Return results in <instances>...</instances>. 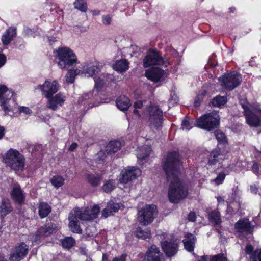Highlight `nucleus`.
Masks as SVG:
<instances>
[{
    "instance_id": "b1692460",
    "label": "nucleus",
    "mask_w": 261,
    "mask_h": 261,
    "mask_svg": "<svg viewBox=\"0 0 261 261\" xmlns=\"http://www.w3.org/2000/svg\"><path fill=\"white\" fill-rule=\"evenodd\" d=\"M226 157V155L220 152L219 150H215L211 152L208 163L211 165H215L217 162L225 159Z\"/></svg>"
},
{
    "instance_id": "1a4fd4ad",
    "label": "nucleus",
    "mask_w": 261,
    "mask_h": 261,
    "mask_svg": "<svg viewBox=\"0 0 261 261\" xmlns=\"http://www.w3.org/2000/svg\"><path fill=\"white\" fill-rule=\"evenodd\" d=\"M221 85L230 90L237 87L242 81L241 74L236 71L225 74L219 79Z\"/></svg>"
},
{
    "instance_id": "c03bdc74",
    "label": "nucleus",
    "mask_w": 261,
    "mask_h": 261,
    "mask_svg": "<svg viewBox=\"0 0 261 261\" xmlns=\"http://www.w3.org/2000/svg\"><path fill=\"white\" fill-rule=\"evenodd\" d=\"M136 233L137 238L142 239L149 238L150 236V231L147 229H143L140 227L137 229Z\"/></svg>"
},
{
    "instance_id": "a211bd4d",
    "label": "nucleus",
    "mask_w": 261,
    "mask_h": 261,
    "mask_svg": "<svg viewBox=\"0 0 261 261\" xmlns=\"http://www.w3.org/2000/svg\"><path fill=\"white\" fill-rule=\"evenodd\" d=\"M164 71L158 67H152L146 70L145 76L150 81L156 82L161 80L164 76Z\"/></svg>"
},
{
    "instance_id": "f03ea898",
    "label": "nucleus",
    "mask_w": 261,
    "mask_h": 261,
    "mask_svg": "<svg viewBox=\"0 0 261 261\" xmlns=\"http://www.w3.org/2000/svg\"><path fill=\"white\" fill-rule=\"evenodd\" d=\"M99 211L100 207L96 204L81 208H75L70 212L69 216L70 230L73 232L81 233L79 219L85 221L93 220L98 217Z\"/></svg>"
},
{
    "instance_id": "5701e85b",
    "label": "nucleus",
    "mask_w": 261,
    "mask_h": 261,
    "mask_svg": "<svg viewBox=\"0 0 261 261\" xmlns=\"http://www.w3.org/2000/svg\"><path fill=\"white\" fill-rule=\"evenodd\" d=\"M195 242L196 238L192 234H186L183 240V243L185 249L189 252L193 251L194 250Z\"/></svg>"
},
{
    "instance_id": "393cba45",
    "label": "nucleus",
    "mask_w": 261,
    "mask_h": 261,
    "mask_svg": "<svg viewBox=\"0 0 261 261\" xmlns=\"http://www.w3.org/2000/svg\"><path fill=\"white\" fill-rule=\"evenodd\" d=\"M16 34L15 28L10 27L4 33L2 37V41L4 45L9 44Z\"/></svg>"
},
{
    "instance_id": "9d476101",
    "label": "nucleus",
    "mask_w": 261,
    "mask_h": 261,
    "mask_svg": "<svg viewBox=\"0 0 261 261\" xmlns=\"http://www.w3.org/2000/svg\"><path fill=\"white\" fill-rule=\"evenodd\" d=\"M169 64L168 59L163 58L159 52L150 50L143 59V66L147 67L152 65H161L166 67Z\"/></svg>"
},
{
    "instance_id": "473e14b6",
    "label": "nucleus",
    "mask_w": 261,
    "mask_h": 261,
    "mask_svg": "<svg viewBox=\"0 0 261 261\" xmlns=\"http://www.w3.org/2000/svg\"><path fill=\"white\" fill-rule=\"evenodd\" d=\"M86 180L92 187H96L100 184L101 177L97 174H88Z\"/></svg>"
},
{
    "instance_id": "ea45409f",
    "label": "nucleus",
    "mask_w": 261,
    "mask_h": 261,
    "mask_svg": "<svg viewBox=\"0 0 261 261\" xmlns=\"http://www.w3.org/2000/svg\"><path fill=\"white\" fill-rule=\"evenodd\" d=\"M195 125L196 126V123L194 122L192 119L186 118L182 121L181 129L182 130H189L193 128Z\"/></svg>"
},
{
    "instance_id": "774afa93",
    "label": "nucleus",
    "mask_w": 261,
    "mask_h": 261,
    "mask_svg": "<svg viewBox=\"0 0 261 261\" xmlns=\"http://www.w3.org/2000/svg\"><path fill=\"white\" fill-rule=\"evenodd\" d=\"M230 11L231 12H234V11H235V8L233 7H231V8H230Z\"/></svg>"
},
{
    "instance_id": "4468645a",
    "label": "nucleus",
    "mask_w": 261,
    "mask_h": 261,
    "mask_svg": "<svg viewBox=\"0 0 261 261\" xmlns=\"http://www.w3.org/2000/svg\"><path fill=\"white\" fill-rule=\"evenodd\" d=\"M28 251L29 247L25 243L17 244L9 257L10 261H20L27 256Z\"/></svg>"
},
{
    "instance_id": "20e7f679",
    "label": "nucleus",
    "mask_w": 261,
    "mask_h": 261,
    "mask_svg": "<svg viewBox=\"0 0 261 261\" xmlns=\"http://www.w3.org/2000/svg\"><path fill=\"white\" fill-rule=\"evenodd\" d=\"M245 115L246 122L251 126H258L261 124V108L257 104L250 105L248 107L243 101H240Z\"/></svg>"
},
{
    "instance_id": "69168bd1",
    "label": "nucleus",
    "mask_w": 261,
    "mask_h": 261,
    "mask_svg": "<svg viewBox=\"0 0 261 261\" xmlns=\"http://www.w3.org/2000/svg\"><path fill=\"white\" fill-rule=\"evenodd\" d=\"M217 200H218V202H219V203L224 202V199L222 197H220L217 198Z\"/></svg>"
},
{
    "instance_id": "a18cd8bd",
    "label": "nucleus",
    "mask_w": 261,
    "mask_h": 261,
    "mask_svg": "<svg viewBox=\"0 0 261 261\" xmlns=\"http://www.w3.org/2000/svg\"><path fill=\"white\" fill-rule=\"evenodd\" d=\"M210 221L214 224H218L221 222L220 215L219 212L216 211L212 212L209 215Z\"/></svg>"
},
{
    "instance_id": "ddd939ff",
    "label": "nucleus",
    "mask_w": 261,
    "mask_h": 261,
    "mask_svg": "<svg viewBox=\"0 0 261 261\" xmlns=\"http://www.w3.org/2000/svg\"><path fill=\"white\" fill-rule=\"evenodd\" d=\"M141 174L140 169L136 167H128L122 170L119 181L122 183H128L135 179Z\"/></svg>"
},
{
    "instance_id": "4be33fe9",
    "label": "nucleus",
    "mask_w": 261,
    "mask_h": 261,
    "mask_svg": "<svg viewBox=\"0 0 261 261\" xmlns=\"http://www.w3.org/2000/svg\"><path fill=\"white\" fill-rule=\"evenodd\" d=\"M94 79L95 81V87L97 89H100L104 85L109 83L113 81V76L111 74H103L98 77H94Z\"/></svg>"
},
{
    "instance_id": "cd10ccee",
    "label": "nucleus",
    "mask_w": 261,
    "mask_h": 261,
    "mask_svg": "<svg viewBox=\"0 0 261 261\" xmlns=\"http://www.w3.org/2000/svg\"><path fill=\"white\" fill-rule=\"evenodd\" d=\"M117 108L121 111H124L128 109L130 106V100L124 95L120 96L116 101Z\"/></svg>"
},
{
    "instance_id": "8fccbe9b",
    "label": "nucleus",
    "mask_w": 261,
    "mask_h": 261,
    "mask_svg": "<svg viewBox=\"0 0 261 261\" xmlns=\"http://www.w3.org/2000/svg\"><path fill=\"white\" fill-rule=\"evenodd\" d=\"M74 240L71 237H67L63 240L62 243L63 247L66 248H70L74 244Z\"/></svg>"
},
{
    "instance_id": "680f3d73",
    "label": "nucleus",
    "mask_w": 261,
    "mask_h": 261,
    "mask_svg": "<svg viewBox=\"0 0 261 261\" xmlns=\"http://www.w3.org/2000/svg\"><path fill=\"white\" fill-rule=\"evenodd\" d=\"M5 133V128L3 126H0V140L2 139Z\"/></svg>"
},
{
    "instance_id": "c9c22d12",
    "label": "nucleus",
    "mask_w": 261,
    "mask_h": 261,
    "mask_svg": "<svg viewBox=\"0 0 261 261\" xmlns=\"http://www.w3.org/2000/svg\"><path fill=\"white\" fill-rule=\"evenodd\" d=\"M51 208L46 203H41L39 206V214L41 218L46 217L50 212Z\"/></svg>"
},
{
    "instance_id": "6e6d98bb",
    "label": "nucleus",
    "mask_w": 261,
    "mask_h": 261,
    "mask_svg": "<svg viewBox=\"0 0 261 261\" xmlns=\"http://www.w3.org/2000/svg\"><path fill=\"white\" fill-rule=\"evenodd\" d=\"M6 62V57L4 55L0 54V68L3 66Z\"/></svg>"
},
{
    "instance_id": "aec40b11",
    "label": "nucleus",
    "mask_w": 261,
    "mask_h": 261,
    "mask_svg": "<svg viewBox=\"0 0 261 261\" xmlns=\"http://www.w3.org/2000/svg\"><path fill=\"white\" fill-rule=\"evenodd\" d=\"M161 244L162 249L168 256H174L177 253L178 243L176 242L164 241Z\"/></svg>"
},
{
    "instance_id": "c85d7f7f",
    "label": "nucleus",
    "mask_w": 261,
    "mask_h": 261,
    "mask_svg": "<svg viewBox=\"0 0 261 261\" xmlns=\"http://www.w3.org/2000/svg\"><path fill=\"white\" fill-rule=\"evenodd\" d=\"M121 143L117 141L110 142L105 147V149L108 155L114 153L120 149Z\"/></svg>"
},
{
    "instance_id": "f704fd0d",
    "label": "nucleus",
    "mask_w": 261,
    "mask_h": 261,
    "mask_svg": "<svg viewBox=\"0 0 261 261\" xmlns=\"http://www.w3.org/2000/svg\"><path fill=\"white\" fill-rule=\"evenodd\" d=\"M2 202L0 206V213L2 216H5L12 211V208L8 199H4L2 200Z\"/></svg>"
},
{
    "instance_id": "f8f14e48",
    "label": "nucleus",
    "mask_w": 261,
    "mask_h": 261,
    "mask_svg": "<svg viewBox=\"0 0 261 261\" xmlns=\"http://www.w3.org/2000/svg\"><path fill=\"white\" fill-rule=\"evenodd\" d=\"M60 85L56 80H46L42 85H39L35 88L40 90L42 95L46 98L56 93L59 89Z\"/></svg>"
},
{
    "instance_id": "3c124183",
    "label": "nucleus",
    "mask_w": 261,
    "mask_h": 261,
    "mask_svg": "<svg viewBox=\"0 0 261 261\" xmlns=\"http://www.w3.org/2000/svg\"><path fill=\"white\" fill-rule=\"evenodd\" d=\"M143 106V102L142 101H136L134 104V110L133 113L134 114L137 115L138 117H140V113L139 111L137 110L138 109H140L142 108Z\"/></svg>"
},
{
    "instance_id": "37998d69",
    "label": "nucleus",
    "mask_w": 261,
    "mask_h": 261,
    "mask_svg": "<svg viewBox=\"0 0 261 261\" xmlns=\"http://www.w3.org/2000/svg\"><path fill=\"white\" fill-rule=\"evenodd\" d=\"M109 155H108L105 149L102 150L96 155L95 160L98 163L103 164L106 161Z\"/></svg>"
},
{
    "instance_id": "dca6fc26",
    "label": "nucleus",
    "mask_w": 261,
    "mask_h": 261,
    "mask_svg": "<svg viewBox=\"0 0 261 261\" xmlns=\"http://www.w3.org/2000/svg\"><path fill=\"white\" fill-rule=\"evenodd\" d=\"M100 65L96 63L95 65L91 63H85L82 65L80 69L82 76L94 77L100 71Z\"/></svg>"
},
{
    "instance_id": "5fc2aeb1",
    "label": "nucleus",
    "mask_w": 261,
    "mask_h": 261,
    "mask_svg": "<svg viewBox=\"0 0 261 261\" xmlns=\"http://www.w3.org/2000/svg\"><path fill=\"white\" fill-rule=\"evenodd\" d=\"M91 96L92 94L91 93L85 94L79 98V101L81 103L84 102V105H85L86 103L84 102V101H86L87 99L90 98V97Z\"/></svg>"
},
{
    "instance_id": "13d9d810",
    "label": "nucleus",
    "mask_w": 261,
    "mask_h": 261,
    "mask_svg": "<svg viewBox=\"0 0 261 261\" xmlns=\"http://www.w3.org/2000/svg\"><path fill=\"white\" fill-rule=\"evenodd\" d=\"M188 219L191 222H193L196 220V215L193 212H191L188 216Z\"/></svg>"
},
{
    "instance_id": "de8ad7c7",
    "label": "nucleus",
    "mask_w": 261,
    "mask_h": 261,
    "mask_svg": "<svg viewBox=\"0 0 261 261\" xmlns=\"http://www.w3.org/2000/svg\"><path fill=\"white\" fill-rule=\"evenodd\" d=\"M74 6L75 8L81 11L86 12L87 10V4L85 0H76Z\"/></svg>"
},
{
    "instance_id": "39448f33",
    "label": "nucleus",
    "mask_w": 261,
    "mask_h": 261,
    "mask_svg": "<svg viewBox=\"0 0 261 261\" xmlns=\"http://www.w3.org/2000/svg\"><path fill=\"white\" fill-rule=\"evenodd\" d=\"M144 116L151 127L159 128L163 122V112L156 106L150 105L144 111Z\"/></svg>"
},
{
    "instance_id": "603ef678",
    "label": "nucleus",
    "mask_w": 261,
    "mask_h": 261,
    "mask_svg": "<svg viewBox=\"0 0 261 261\" xmlns=\"http://www.w3.org/2000/svg\"><path fill=\"white\" fill-rule=\"evenodd\" d=\"M210 261H227L223 254H218L212 257Z\"/></svg>"
},
{
    "instance_id": "7ed1b4c3",
    "label": "nucleus",
    "mask_w": 261,
    "mask_h": 261,
    "mask_svg": "<svg viewBox=\"0 0 261 261\" xmlns=\"http://www.w3.org/2000/svg\"><path fill=\"white\" fill-rule=\"evenodd\" d=\"M55 56L59 60L58 66L61 69H66L77 63L75 53L68 47H61L56 51Z\"/></svg>"
},
{
    "instance_id": "c756f323",
    "label": "nucleus",
    "mask_w": 261,
    "mask_h": 261,
    "mask_svg": "<svg viewBox=\"0 0 261 261\" xmlns=\"http://www.w3.org/2000/svg\"><path fill=\"white\" fill-rule=\"evenodd\" d=\"M129 67L128 62L125 59H121L117 61L113 65V69L119 72H123L126 71Z\"/></svg>"
},
{
    "instance_id": "09e8293b",
    "label": "nucleus",
    "mask_w": 261,
    "mask_h": 261,
    "mask_svg": "<svg viewBox=\"0 0 261 261\" xmlns=\"http://www.w3.org/2000/svg\"><path fill=\"white\" fill-rule=\"evenodd\" d=\"M215 135L219 143L225 144L227 143L226 138L225 135L221 131L216 130L215 132Z\"/></svg>"
},
{
    "instance_id": "72a5a7b5",
    "label": "nucleus",
    "mask_w": 261,
    "mask_h": 261,
    "mask_svg": "<svg viewBox=\"0 0 261 261\" xmlns=\"http://www.w3.org/2000/svg\"><path fill=\"white\" fill-rule=\"evenodd\" d=\"M78 75H81L79 68L69 70L65 76L66 82L68 83H73L76 76Z\"/></svg>"
},
{
    "instance_id": "6ab92c4d",
    "label": "nucleus",
    "mask_w": 261,
    "mask_h": 261,
    "mask_svg": "<svg viewBox=\"0 0 261 261\" xmlns=\"http://www.w3.org/2000/svg\"><path fill=\"white\" fill-rule=\"evenodd\" d=\"M145 259L147 261H164L163 254L155 245L151 246L146 252Z\"/></svg>"
},
{
    "instance_id": "6e6552de",
    "label": "nucleus",
    "mask_w": 261,
    "mask_h": 261,
    "mask_svg": "<svg viewBox=\"0 0 261 261\" xmlns=\"http://www.w3.org/2000/svg\"><path fill=\"white\" fill-rule=\"evenodd\" d=\"M157 214L156 207L154 205H145L138 212V220L143 225L150 224Z\"/></svg>"
},
{
    "instance_id": "423d86ee",
    "label": "nucleus",
    "mask_w": 261,
    "mask_h": 261,
    "mask_svg": "<svg viewBox=\"0 0 261 261\" xmlns=\"http://www.w3.org/2000/svg\"><path fill=\"white\" fill-rule=\"evenodd\" d=\"M4 162L7 166L15 170H22L24 166V158L17 150H9L5 154Z\"/></svg>"
},
{
    "instance_id": "4c0bfd02",
    "label": "nucleus",
    "mask_w": 261,
    "mask_h": 261,
    "mask_svg": "<svg viewBox=\"0 0 261 261\" xmlns=\"http://www.w3.org/2000/svg\"><path fill=\"white\" fill-rule=\"evenodd\" d=\"M50 181L51 185L56 188L61 187L64 183V179L60 175L54 176Z\"/></svg>"
},
{
    "instance_id": "9b49d317",
    "label": "nucleus",
    "mask_w": 261,
    "mask_h": 261,
    "mask_svg": "<svg viewBox=\"0 0 261 261\" xmlns=\"http://www.w3.org/2000/svg\"><path fill=\"white\" fill-rule=\"evenodd\" d=\"M13 92L5 85H0V106L6 114L12 111L10 102Z\"/></svg>"
},
{
    "instance_id": "2f4dec72",
    "label": "nucleus",
    "mask_w": 261,
    "mask_h": 261,
    "mask_svg": "<svg viewBox=\"0 0 261 261\" xmlns=\"http://www.w3.org/2000/svg\"><path fill=\"white\" fill-rule=\"evenodd\" d=\"M151 151V148L148 145H144L139 147L137 150V156L139 160H143L147 157Z\"/></svg>"
},
{
    "instance_id": "2eb2a0df",
    "label": "nucleus",
    "mask_w": 261,
    "mask_h": 261,
    "mask_svg": "<svg viewBox=\"0 0 261 261\" xmlns=\"http://www.w3.org/2000/svg\"><path fill=\"white\" fill-rule=\"evenodd\" d=\"M47 99L46 107L52 110L56 111L63 106L66 100V96L64 94L59 93Z\"/></svg>"
},
{
    "instance_id": "412c9836",
    "label": "nucleus",
    "mask_w": 261,
    "mask_h": 261,
    "mask_svg": "<svg viewBox=\"0 0 261 261\" xmlns=\"http://www.w3.org/2000/svg\"><path fill=\"white\" fill-rule=\"evenodd\" d=\"M13 199L17 202L21 204L24 200V195L19 185L15 184L13 185L11 193Z\"/></svg>"
},
{
    "instance_id": "bf43d9fd",
    "label": "nucleus",
    "mask_w": 261,
    "mask_h": 261,
    "mask_svg": "<svg viewBox=\"0 0 261 261\" xmlns=\"http://www.w3.org/2000/svg\"><path fill=\"white\" fill-rule=\"evenodd\" d=\"M250 191L253 194H257L258 192V188L255 185H252L250 186Z\"/></svg>"
},
{
    "instance_id": "a878e982",
    "label": "nucleus",
    "mask_w": 261,
    "mask_h": 261,
    "mask_svg": "<svg viewBox=\"0 0 261 261\" xmlns=\"http://www.w3.org/2000/svg\"><path fill=\"white\" fill-rule=\"evenodd\" d=\"M235 228L240 232H250L251 227L248 220H239L235 224Z\"/></svg>"
},
{
    "instance_id": "a19ab883",
    "label": "nucleus",
    "mask_w": 261,
    "mask_h": 261,
    "mask_svg": "<svg viewBox=\"0 0 261 261\" xmlns=\"http://www.w3.org/2000/svg\"><path fill=\"white\" fill-rule=\"evenodd\" d=\"M227 102V98L225 96H218L213 98L211 104L215 107H220L224 105Z\"/></svg>"
},
{
    "instance_id": "e433bc0d",
    "label": "nucleus",
    "mask_w": 261,
    "mask_h": 261,
    "mask_svg": "<svg viewBox=\"0 0 261 261\" xmlns=\"http://www.w3.org/2000/svg\"><path fill=\"white\" fill-rule=\"evenodd\" d=\"M246 165L245 161H242L239 160L235 161L230 166V168L231 171L235 172H240L241 171Z\"/></svg>"
},
{
    "instance_id": "0e129e2a",
    "label": "nucleus",
    "mask_w": 261,
    "mask_h": 261,
    "mask_svg": "<svg viewBox=\"0 0 261 261\" xmlns=\"http://www.w3.org/2000/svg\"><path fill=\"white\" fill-rule=\"evenodd\" d=\"M197 261H207L206 256H203L200 257Z\"/></svg>"
},
{
    "instance_id": "338daca9",
    "label": "nucleus",
    "mask_w": 261,
    "mask_h": 261,
    "mask_svg": "<svg viewBox=\"0 0 261 261\" xmlns=\"http://www.w3.org/2000/svg\"><path fill=\"white\" fill-rule=\"evenodd\" d=\"M107 259L108 258H107V255L105 254H103L102 260L103 261H107Z\"/></svg>"
},
{
    "instance_id": "864d4df0",
    "label": "nucleus",
    "mask_w": 261,
    "mask_h": 261,
    "mask_svg": "<svg viewBox=\"0 0 261 261\" xmlns=\"http://www.w3.org/2000/svg\"><path fill=\"white\" fill-rule=\"evenodd\" d=\"M111 17L109 15H104L102 17V21L105 25H109L111 22Z\"/></svg>"
},
{
    "instance_id": "58836bf2",
    "label": "nucleus",
    "mask_w": 261,
    "mask_h": 261,
    "mask_svg": "<svg viewBox=\"0 0 261 261\" xmlns=\"http://www.w3.org/2000/svg\"><path fill=\"white\" fill-rule=\"evenodd\" d=\"M116 185V183L114 180H108L104 182L102 190L105 192H110L115 189Z\"/></svg>"
},
{
    "instance_id": "052dcab7",
    "label": "nucleus",
    "mask_w": 261,
    "mask_h": 261,
    "mask_svg": "<svg viewBox=\"0 0 261 261\" xmlns=\"http://www.w3.org/2000/svg\"><path fill=\"white\" fill-rule=\"evenodd\" d=\"M252 170L255 174H257L258 173V166L256 163H254L252 165Z\"/></svg>"
},
{
    "instance_id": "f3484780",
    "label": "nucleus",
    "mask_w": 261,
    "mask_h": 261,
    "mask_svg": "<svg viewBox=\"0 0 261 261\" xmlns=\"http://www.w3.org/2000/svg\"><path fill=\"white\" fill-rule=\"evenodd\" d=\"M57 231V226L55 224L51 222L48 223L41 227L37 231L35 238L32 239L33 242H36L40 239V237H47L55 233Z\"/></svg>"
},
{
    "instance_id": "49530a36",
    "label": "nucleus",
    "mask_w": 261,
    "mask_h": 261,
    "mask_svg": "<svg viewBox=\"0 0 261 261\" xmlns=\"http://www.w3.org/2000/svg\"><path fill=\"white\" fill-rule=\"evenodd\" d=\"M226 174L223 172H221L218 174L215 179L211 180L210 182L211 184L218 186L223 183Z\"/></svg>"
},
{
    "instance_id": "79ce46f5",
    "label": "nucleus",
    "mask_w": 261,
    "mask_h": 261,
    "mask_svg": "<svg viewBox=\"0 0 261 261\" xmlns=\"http://www.w3.org/2000/svg\"><path fill=\"white\" fill-rule=\"evenodd\" d=\"M18 113L27 117L31 116L33 114V111L28 107L19 106L17 108Z\"/></svg>"
},
{
    "instance_id": "f257e3e1",
    "label": "nucleus",
    "mask_w": 261,
    "mask_h": 261,
    "mask_svg": "<svg viewBox=\"0 0 261 261\" xmlns=\"http://www.w3.org/2000/svg\"><path fill=\"white\" fill-rule=\"evenodd\" d=\"M180 165L178 154L172 152L168 154L163 166L168 181L170 182L169 199L171 202L174 203H178L188 195L187 188L178 177Z\"/></svg>"
},
{
    "instance_id": "0eeeda50",
    "label": "nucleus",
    "mask_w": 261,
    "mask_h": 261,
    "mask_svg": "<svg viewBox=\"0 0 261 261\" xmlns=\"http://www.w3.org/2000/svg\"><path fill=\"white\" fill-rule=\"evenodd\" d=\"M219 123V116L215 111L204 114L197 119L196 126L201 129L211 130Z\"/></svg>"
},
{
    "instance_id": "e2e57ef3",
    "label": "nucleus",
    "mask_w": 261,
    "mask_h": 261,
    "mask_svg": "<svg viewBox=\"0 0 261 261\" xmlns=\"http://www.w3.org/2000/svg\"><path fill=\"white\" fill-rule=\"evenodd\" d=\"M77 146V144L75 143H73L69 147V150L70 151L74 150Z\"/></svg>"
},
{
    "instance_id": "4d7b16f0",
    "label": "nucleus",
    "mask_w": 261,
    "mask_h": 261,
    "mask_svg": "<svg viewBox=\"0 0 261 261\" xmlns=\"http://www.w3.org/2000/svg\"><path fill=\"white\" fill-rule=\"evenodd\" d=\"M126 255L122 254L120 257L113 258L112 261H126Z\"/></svg>"
},
{
    "instance_id": "bb28decb",
    "label": "nucleus",
    "mask_w": 261,
    "mask_h": 261,
    "mask_svg": "<svg viewBox=\"0 0 261 261\" xmlns=\"http://www.w3.org/2000/svg\"><path fill=\"white\" fill-rule=\"evenodd\" d=\"M120 208V204L115 203L112 201H110L107 207L102 211V215L105 218L112 215L113 213L117 212Z\"/></svg>"
},
{
    "instance_id": "7c9ffc66",
    "label": "nucleus",
    "mask_w": 261,
    "mask_h": 261,
    "mask_svg": "<svg viewBox=\"0 0 261 261\" xmlns=\"http://www.w3.org/2000/svg\"><path fill=\"white\" fill-rule=\"evenodd\" d=\"M253 248L250 245H248L246 247V253L248 254H251V259L252 261H261V249H257L253 252Z\"/></svg>"
}]
</instances>
